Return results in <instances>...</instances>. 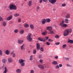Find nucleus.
Returning a JSON list of instances; mask_svg holds the SVG:
<instances>
[{"label":"nucleus","instance_id":"0eeeda50","mask_svg":"<svg viewBox=\"0 0 73 73\" xmlns=\"http://www.w3.org/2000/svg\"><path fill=\"white\" fill-rule=\"evenodd\" d=\"M50 3H51L52 4H54V3H56L57 1V0H49Z\"/></svg>","mask_w":73,"mask_h":73},{"label":"nucleus","instance_id":"aec40b11","mask_svg":"<svg viewBox=\"0 0 73 73\" xmlns=\"http://www.w3.org/2000/svg\"><path fill=\"white\" fill-rule=\"evenodd\" d=\"M24 27L25 28H28L29 27V25L28 24H25L24 25Z\"/></svg>","mask_w":73,"mask_h":73},{"label":"nucleus","instance_id":"4468645a","mask_svg":"<svg viewBox=\"0 0 73 73\" xmlns=\"http://www.w3.org/2000/svg\"><path fill=\"white\" fill-rule=\"evenodd\" d=\"M23 41H24V40H19L18 41V44H22V42H23Z\"/></svg>","mask_w":73,"mask_h":73},{"label":"nucleus","instance_id":"09e8293b","mask_svg":"<svg viewBox=\"0 0 73 73\" xmlns=\"http://www.w3.org/2000/svg\"><path fill=\"white\" fill-rule=\"evenodd\" d=\"M46 45H49L50 44V43H49V42H47L46 43Z\"/></svg>","mask_w":73,"mask_h":73},{"label":"nucleus","instance_id":"58836bf2","mask_svg":"<svg viewBox=\"0 0 73 73\" xmlns=\"http://www.w3.org/2000/svg\"><path fill=\"white\" fill-rule=\"evenodd\" d=\"M39 9H40V7L39 6H37L36 9V11L38 12V10H39Z\"/></svg>","mask_w":73,"mask_h":73},{"label":"nucleus","instance_id":"a211bd4d","mask_svg":"<svg viewBox=\"0 0 73 73\" xmlns=\"http://www.w3.org/2000/svg\"><path fill=\"white\" fill-rule=\"evenodd\" d=\"M5 53V54H7V55H9V53H10L9 51L8 50H7L6 51Z\"/></svg>","mask_w":73,"mask_h":73},{"label":"nucleus","instance_id":"f8f14e48","mask_svg":"<svg viewBox=\"0 0 73 73\" xmlns=\"http://www.w3.org/2000/svg\"><path fill=\"white\" fill-rule=\"evenodd\" d=\"M52 64L54 65H57V64H58V63H57V62L54 61L52 62Z\"/></svg>","mask_w":73,"mask_h":73},{"label":"nucleus","instance_id":"ea45409f","mask_svg":"<svg viewBox=\"0 0 73 73\" xmlns=\"http://www.w3.org/2000/svg\"><path fill=\"white\" fill-rule=\"evenodd\" d=\"M50 32V33L51 35H53V34H54V32L53 31H51Z\"/></svg>","mask_w":73,"mask_h":73},{"label":"nucleus","instance_id":"e2e57ef3","mask_svg":"<svg viewBox=\"0 0 73 73\" xmlns=\"http://www.w3.org/2000/svg\"><path fill=\"white\" fill-rule=\"evenodd\" d=\"M53 11H56V9H55V8H54L53 9Z\"/></svg>","mask_w":73,"mask_h":73},{"label":"nucleus","instance_id":"0e129e2a","mask_svg":"<svg viewBox=\"0 0 73 73\" xmlns=\"http://www.w3.org/2000/svg\"><path fill=\"white\" fill-rule=\"evenodd\" d=\"M5 32V29H4L3 31V32Z\"/></svg>","mask_w":73,"mask_h":73},{"label":"nucleus","instance_id":"4c0bfd02","mask_svg":"<svg viewBox=\"0 0 73 73\" xmlns=\"http://www.w3.org/2000/svg\"><path fill=\"white\" fill-rule=\"evenodd\" d=\"M33 54H36V50H33Z\"/></svg>","mask_w":73,"mask_h":73},{"label":"nucleus","instance_id":"f03ea898","mask_svg":"<svg viewBox=\"0 0 73 73\" xmlns=\"http://www.w3.org/2000/svg\"><path fill=\"white\" fill-rule=\"evenodd\" d=\"M9 8L10 10H16L17 9L16 6L14 4L10 5Z\"/></svg>","mask_w":73,"mask_h":73},{"label":"nucleus","instance_id":"f704fd0d","mask_svg":"<svg viewBox=\"0 0 73 73\" xmlns=\"http://www.w3.org/2000/svg\"><path fill=\"white\" fill-rule=\"evenodd\" d=\"M25 66V63L23 62L21 63V66Z\"/></svg>","mask_w":73,"mask_h":73},{"label":"nucleus","instance_id":"2eb2a0df","mask_svg":"<svg viewBox=\"0 0 73 73\" xmlns=\"http://www.w3.org/2000/svg\"><path fill=\"white\" fill-rule=\"evenodd\" d=\"M16 72L17 73H20L21 72V70L20 69H18L16 70Z\"/></svg>","mask_w":73,"mask_h":73},{"label":"nucleus","instance_id":"4be33fe9","mask_svg":"<svg viewBox=\"0 0 73 73\" xmlns=\"http://www.w3.org/2000/svg\"><path fill=\"white\" fill-rule=\"evenodd\" d=\"M68 43H70V44H72L73 43V40H69L68 42Z\"/></svg>","mask_w":73,"mask_h":73},{"label":"nucleus","instance_id":"6e6d98bb","mask_svg":"<svg viewBox=\"0 0 73 73\" xmlns=\"http://www.w3.org/2000/svg\"><path fill=\"white\" fill-rule=\"evenodd\" d=\"M59 67H62V64H60L59 65Z\"/></svg>","mask_w":73,"mask_h":73},{"label":"nucleus","instance_id":"5fc2aeb1","mask_svg":"<svg viewBox=\"0 0 73 73\" xmlns=\"http://www.w3.org/2000/svg\"><path fill=\"white\" fill-rule=\"evenodd\" d=\"M60 44V43L59 42H57L55 44L56 45H59V44Z\"/></svg>","mask_w":73,"mask_h":73},{"label":"nucleus","instance_id":"680f3d73","mask_svg":"<svg viewBox=\"0 0 73 73\" xmlns=\"http://www.w3.org/2000/svg\"><path fill=\"white\" fill-rule=\"evenodd\" d=\"M14 51H13V52H12L11 53V54H14Z\"/></svg>","mask_w":73,"mask_h":73},{"label":"nucleus","instance_id":"774afa93","mask_svg":"<svg viewBox=\"0 0 73 73\" xmlns=\"http://www.w3.org/2000/svg\"><path fill=\"white\" fill-rule=\"evenodd\" d=\"M72 1H73V0H72Z\"/></svg>","mask_w":73,"mask_h":73},{"label":"nucleus","instance_id":"c756f323","mask_svg":"<svg viewBox=\"0 0 73 73\" xmlns=\"http://www.w3.org/2000/svg\"><path fill=\"white\" fill-rule=\"evenodd\" d=\"M14 16L15 17H18V16H19V14L17 13H15Z\"/></svg>","mask_w":73,"mask_h":73},{"label":"nucleus","instance_id":"cd10ccee","mask_svg":"<svg viewBox=\"0 0 73 73\" xmlns=\"http://www.w3.org/2000/svg\"><path fill=\"white\" fill-rule=\"evenodd\" d=\"M70 17V15L68 14L65 17L66 19H68Z\"/></svg>","mask_w":73,"mask_h":73},{"label":"nucleus","instance_id":"603ef678","mask_svg":"<svg viewBox=\"0 0 73 73\" xmlns=\"http://www.w3.org/2000/svg\"><path fill=\"white\" fill-rule=\"evenodd\" d=\"M38 57L39 58L41 59L42 58V56L41 55H39Z\"/></svg>","mask_w":73,"mask_h":73},{"label":"nucleus","instance_id":"de8ad7c7","mask_svg":"<svg viewBox=\"0 0 73 73\" xmlns=\"http://www.w3.org/2000/svg\"><path fill=\"white\" fill-rule=\"evenodd\" d=\"M59 68V66L58 65L56 66L55 67V68L56 69H58Z\"/></svg>","mask_w":73,"mask_h":73},{"label":"nucleus","instance_id":"7c9ffc66","mask_svg":"<svg viewBox=\"0 0 73 73\" xmlns=\"http://www.w3.org/2000/svg\"><path fill=\"white\" fill-rule=\"evenodd\" d=\"M30 26L31 28V29H33L34 28V26H33V25L31 24L30 25Z\"/></svg>","mask_w":73,"mask_h":73},{"label":"nucleus","instance_id":"c85d7f7f","mask_svg":"<svg viewBox=\"0 0 73 73\" xmlns=\"http://www.w3.org/2000/svg\"><path fill=\"white\" fill-rule=\"evenodd\" d=\"M65 22L66 23V24H68V23L69 20H68V19H65Z\"/></svg>","mask_w":73,"mask_h":73},{"label":"nucleus","instance_id":"b1692460","mask_svg":"<svg viewBox=\"0 0 73 73\" xmlns=\"http://www.w3.org/2000/svg\"><path fill=\"white\" fill-rule=\"evenodd\" d=\"M46 21L47 23H50L51 20L49 19H46Z\"/></svg>","mask_w":73,"mask_h":73},{"label":"nucleus","instance_id":"69168bd1","mask_svg":"<svg viewBox=\"0 0 73 73\" xmlns=\"http://www.w3.org/2000/svg\"><path fill=\"white\" fill-rule=\"evenodd\" d=\"M10 23H12V21H11Z\"/></svg>","mask_w":73,"mask_h":73},{"label":"nucleus","instance_id":"7ed1b4c3","mask_svg":"<svg viewBox=\"0 0 73 73\" xmlns=\"http://www.w3.org/2000/svg\"><path fill=\"white\" fill-rule=\"evenodd\" d=\"M31 36L32 34L29 33L28 34L26 37L27 39L29 42H31L32 40V38H31Z\"/></svg>","mask_w":73,"mask_h":73},{"label":"nucleus","instance_id":"1a4fd4ad","mask_svg":"<svg viewBox=\"0 0 73 73\" xmlns=\"http://www.w3.org/2000/svg\"><path fill=\"white\" fill-rule=\"evenodd\" d=\"M12 18H13V16L12 15H11L7 18L6 19L7 21H9V20H10L11 19H12Z\"/></svg>","mask_w":73,"mask_h":73},{"label":"nucleus","instance_id":"39448f33","mask_svg":"<svg viewBox=\"0 0 73 73\" xmlns=\"http://www.w3.org/2000/svg\"><path fill=\"white\" fill-rule=\"evenodd\" d=\"M45 39H44L42 38L39 37L38 38V40L40 41H43V42H45L46 40H48L49 37H45Z\"/></svg>","mask_w":73,"mask_h":73},{"label":"nucleus","instance_id":"20e7f679","mask_svg":"<svg viewBox=\"0 0 73 73\" xmlns=\"http://www.w3.org/2000/svg\"><path fill=\"white\" fill-rule=\"evenodd\" d=\"M60 25L62 28H66L68 27V25L66 24H64V21H63L60 24Z\"/></svg>","mask_w":73,"mask_h":73},{"label":"nucleus","instance_id":"a19ab883","mask_svg":"<svg viewBox=\"0 0 73 73\" xmlns=\"http://www.w3.org/2000/svg\"><path fill=\"white\" fill-rule=\"evenodd\" d=\"M65 59L66 61H69V58H65Z\"/></svg>","mask_w":73,"mask_h":73},{"label":"nucleus","instance_id":"5701e85b","mask_svg":"<svg viewBox=\"0 0 73 73\" xmlns=\"http://www.w3.org/2000/svg\"><path fill=\"white\" fill-rule=\"evenodd\" d=\"M5 70L3 71V73H7V67H5Z\"/></svg>","mask_w":73,"mask_h":73},{"label":"nucleus","instance_id":"37998d69","mask_svg":"<svg viewBox=\"0 0 73 73\" xmlns=\"http://www.w3.org/2000/svg\"><path fill=\"white\" fill-rule=\"evenodd\" d=\"M66 6V4L65 3H63L62 5V7H65Z\"/></svg>","mask_w":73,"mask_h":73},{"label":"nucleus","instance_id":"393cba45","mask_svg":"<svg viewBox=\"0 0 73 73\" xmlns=\"http://www.w3.org/2000/svg\"><path fill=\"white\" fill-rule=\"evenodd\" d=\"M3 27H5L7 25V23L5 21H3Z\"/></svg>","mask_w":73,"mask_h":73},{"label":"nucleus","instance_id":"052dcab7","mask_svg":"<svg viewBox=\"0 0 73 73\" xmlns=\"http://www.w3.org/2000/svg\"><path fill=\"white\" fill-rule=\"evenodd\" d=\"M42 2V0H40V3H41Z\"/></svg>","mask_w":73,"mask_h":73},{"label":"nucleus","instance_id":"c03bdc74","mask_svg":"<svg viewBox=\"0 0 73 73\" xmlns=\"http://www.w3.org/2000/svg\"><path fill=\"white\" fill-rule=\"evenodd\" d=\"M40 50L41 52H43V51H44V48H43L41 47L40 48Z\"/></svg>","mask_w":73,"mask_h":73},{"label":"nucleus","instance_id":"473e14b6","mask_svg":"<svg viewBox=\"0 0 73 73\" xmlns=\"http://www.w3.org/2000/svg\"><path fill=\"white\" fill-rule=\"evenodd\" d=\"M18 32H19V30L18 29H15L14 30V32L15 33H18Z\"/></svg>","mask_w":73,"mask_h":73},{"label":"nucleus","instance_id":"2f4dec72","mask_svg":"<svg viewBox=\"0 0 73 73\" xmlns=\"http://www.w3.org/2000/svg\"><path fill=\"white\" fill-rule=\"evenodd\" d=\"M33 60V55L31 56L30 57V60L32 61Z\"/></svg>","mask_w":73,"mask_h":73},{"label":"nucleus","instance_id":"6e6552de","mask_svg":"<svg viewBox=\"0 0 73 73\" xmlns=\"http://www.w3.org/2000/svg\"><path fill=\"white\" fill-rule=\"evenodd\" d=\"M46 29L47 30H49L50 32H51L52 31V27L50 26L48 27H47Z\"/></svg>","mask_w":73,"mask_h":73},{"label":"nucleus","instance_id":"79ce46f5","mask_svg":"<svg viewBox=\"0 0 73 73\" xmlns=\"http://www.w3.org/2000/svg\"><path fill=\"white\" fill-rule=\"evenodd\" d=\"M55 38H59V36L58 35H56L55 36Z\"/></svg>","mask_w":73,"mask_h":73},{"label":"nucleus","instance_id":"f257e3e1","mask_svg":"<svg viewBox=\"0 0 73 73\" xmlns=\"http://www.w3.org/2000/svg\"><path fill=\"white\" fill-rule=\"evenodd\" d=\"M72 30L71 29H66L64 31V32L63 33V35L64 36H68L69 35V33H72Z\"/></svg>","mask_w":73,"mask_h":73},{"label":"nucleus","instance_id":"9b49d317","mask_svg":"<svg viewBox=\"0 0 73 73\" xmlns=\"http://www.w3.org/2000/svg\"><path fill=\"white\" fill-rule=\"evenodd\" d=\"M38 67L40 69H44V66L40 64L38 65Z\"/></svg>","mask_w":73,"mask_h":73},{"label":"nucleus","instance_id":"dca6fc26","mask_svg":"<svg viewBox=\"0 0 73 73\" xmlns=\"http://www.w3.org/2000/svg\"><path fill=\"white\" fill-rule=\"evenodd\" d=\"M46 22V19H43L42 21V24H45Z\"/></svg>","mask_w":73,"mask_h":73},{"label":"nucleus","instance_id":"9d476101","mask_svg":"<svg viewBox=\"0 0 73 73\" xmlns=\"http://www.w3.org/2000/svg\"><path fill=\"white\" fill-rule=\"evenodd\" d=\"M25 62V60H23L22 59H20L19 60V64H21L23 62Z\"/></svg>","mask_w":73,"mask_h":73},{"label":"nucleus","instance_id":"3c124183","mask_svg":"<svg viewBox=\"0 0 73 73\" xmlns=\"http://www.w3.org/2000/svg\"><path fill=\"white\" fill-rule=\"evenodd\" d=\"M43 61V60H42V59H40L39 60V62H40V63H42V62Z\"/></svg>","mask_w":73,"mask_h":73},{"label":"nucleus","instance_id":"864d4df0","mask_svg":"<svg viewBox=\"0 0 73 73\" xmlns=\"http://www.w3.org/2000/svg\"><path fill=\"white\" fill-rule=\"evenodd\" d=\"M54 58H55V59H58V57L56 56L54 57Z\"/></svg>","mask_w":73,"mask_h":73},{"label":"nucleus","instance_id":"f3484780","mask_svg":"<svg viewBox=\"0 0 73 73\" xmlns=\"http://www.w3.org/2000/svg\"><path fill=\"white\" fill-rule=\"evenodd\" d=\"M46 33H47V31H46L45 30L44 32L42 33V35H43V36H45V35H46Z\"/></svg>","mask_w":73,"mask_h":73},{"label":"nucleus","instance_id":"a18cd8bd","mask_svg":"<svg viewBox=\"0 0 73 73\" xmlns=\"http://www.w3.org/2000/svg\"><path fill=\"white\" fill-rule=\"evenodd\" d=\"M48 41L49 42H53V40H52L50 39H49L48 40Z\"/></svg>","mask_w":73,"mask_h":73},{"label":"nucleus","instance_id":"412c9836","mask_svg":"<svg viewBox=\"0 0 73 73\" xmlns=\"http://www.w3.org/2000/svg\"><path fill=\"white\" fill-rule=\"evenodd\" d=\"M2 62L3 64H5L6 62H7V60L5 59H3L2 60Z\"/></svg>","mask_w":73,"mask_h":73},{"label":"nucleus","instance_id":"72a5a7b5","mask_svg":"<svg viewBox=\"0 0 73 73\" xmlns=\"http://www.w3.org/2000/svg\"><path fill=\"white\" fill-rule=\"evenodd\" d=\"M0 55L2 56L3 55V50H0Z\"/></svg>","mask_w":73,"mask_h":73},{"label":"nucleus","instance_id":"49530a36","mask_svg":"<svg viewBox=\"0 0 73 73\" xmlns=\"http://www.w3.org/2000/svg\"><path fill=\"white\" fill-rule=\"evenodd\" d=\"M30 73H34V70H31L30 71Z\"/></svg>","mask_w":73,"mask_h":73},{"label":"nucleus","instance_id":"6ab92c4d","mask_svg":"<svg viewBox=\"0 0 73 73\" xmlns=\"http://www.w3.org/2000/svg\"><path fill=\"white\" fill-rule=\"evenodd\" d=\"M24 31L23 30H21L20 31L19 33L21 35H23L24 33Z\"/></svg>","mask_w":73,"mask_h":73},{"label":"nucleus","instance_id":"423d86ee","mask_svg":"<svg viewBox=\"0 0 73 73\" xmlns=\"http://www.w3.org/2000/svg\"><path fill=\"white\" fill-rule=\"evenodd\" d=\"M36 49H37V50H40L41 45H40V44H38V43H37L36 44Z\"/></svg>","mask_w":73,"mask_h":73},{"label":"nucleus","instance_id":"bb28decb","mask_svg":"<svg viewBox=\"0 0 73 73\" xmlns=\"http://www.w3.org/2000/svg\"><path fill=\"white\" fill-rule=\"evenodd\" d=\"M29 7H31L32 5V1H30L29 2Z\"/></svg>","mask_w":73,"mask_h":73},{"label":"nucleus","instance_id":"ddd939ff","mask_svg":"<svg viewBox=\"0 0 73 73\" xmlns=\"http://www.w3.org/2000/svg\"><path fill=\"white\" fill-rule=\"evenodd\" d=\"M8 62H13V59L12 58H8Z\"/></svg>","mask_w":73,"mask_h":73},{"label":"nucleus","instance_id":"4d7b16f0","mask_svg":"<svg viewBox=\"0 0 73 73\" xmlns=\"http://www.w3.org/2000/svg\"><path fill=\"white\" fill-rule=\"evenodd\" d=\"M47 0H43V2H45V3H46V2H47Z\"/></svg>","mask_w":73,"mask_h":73},{"label":"nucleus","instance_id":"13d9d810","mask_svg":"<svg viewBox=\"0 0 73 73\" xmlns=\"http://www.w3.org/2000/svg\"><path fill=\"white\" fill-rule=\"evenodd\" d=\"M18 22L19 23L21 22V19L20 18L18 19Z\"/></svg>","mask_w":73,"mask_h":73},{"label":"nucleus","instance_id":"338daca9","mask_svg":"<svg viewBox=\"0 0 73 73\" xmlns=\"http://www.w3.org/2000/svg\"><path fill=\"white\" fill-rule=\"evenodd\" d=\"M70 47H72V46H70Z\"/></svg>","mask_w":73,"mask_h":73},{"label":"nucleus","instance_id":"bf43d9fd","mask_svg":"<svg viewBox=\"0 0 73 73\" xmlns=\"http://www.w3.org/2000/svg\"><path fill=\"white\" fill-rule=\"evenodd\" d=\"M67 66H69L70 67H72V65H70L69 64H67Z\"/></svg>","mask_w":73,"mask_h":73},{"label":"nucleus","instance_id":"e433bc0d","mask_svg":"<svg viewBox=\"0 0 73 73\" xmlns=\"http://www.w3.org/2000/svg\"><path fill=\"white\" fill-rule=\"evenodd\" d=\"M4 20V19L2 17H0V21H2Z\"/></svg>","mask_w":73,"mask_h":73},{"label":"nucleus","instance_id":"8fccbe9b","mask_svg":"<svg viewBox=\"0 0 73 73\" xmlns=\"http://www.w3.org/2000/svg\"><path fill=\"white\" fill-rule=\"evenodd\" d=\"M15 56H16V54H14L12 55V56L13 57H14V58L15 57Z\"/></svg>","mask_w":73,"mask_h":73},{"label":"nucleus","instance_id":"c9c22d12","mask_svg":"<svg viewBox=\"0 0 73 73\" xmlns=\"http://www.w3.org/2000/svg\"><path fill=\"white\" fill-rule=\"evenodd\" d=\"M66 44H64L62 45L63 48H66Z\"/></svg>","mask_w":73,"mask_h":73},{"label":"nucleus","instance_id":"a878e982","mask_svg":"<svg viewBox=\"0 0 73 73\" xmlns=\"http://www.w3.org/2000/svg\"><path fill=\"white\" fill-rule=\"evenodd\" d=\"M24 44H23L21 46V50H23L24 49Z\"/></svg>","mask_w":73,"mask_h":73}]
</instances>
